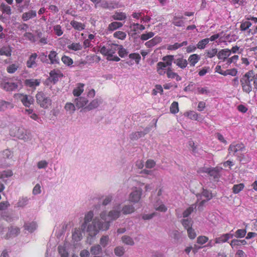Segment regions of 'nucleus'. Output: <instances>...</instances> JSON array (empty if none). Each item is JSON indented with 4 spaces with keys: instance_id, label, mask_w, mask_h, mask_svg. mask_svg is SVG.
<instances>
[{
    "instance_id": "nucleus-1",
    "label": "nucleus",
    "mask_w": 257,
    "mask_h": 257,
    "mask_svg": "<svg viewBox=\"0 0 257 257\" xmlns=\"http://www.w3.org/2000/svg\"><path fill=\"white\" fill-rule=\"evenodd\" d=\"M109 227V222H105L104 223L101 222L98 218H94L92 224L88 225L86 231L88 232V234L90 236H95L100 230H106Z\"/></svg>"
},
{
    "instance_id": "nucleus-2",
    "label": "nucleus",
    "mask_w": 257,
    "mask_h": 257,
    "mask_svg": "<svg viewBox=\"0 0 257 257\" xmlns=\"http://www.w3.org/2000/svg\"><path fill=\"white\" fill-rule=\"evenodd\" d=\"M164 62H159L156 65V71L160 75H164L166 74L167 67H170L174 60L173 55H167L163 57Z\"/></svg>"
},
{
    "instance_id": "nucleus-3",
    "label": "nucleus",
    "mask_w": 257,
    "mask_h": 257,
    "mask_svg": "<svg viewBox=\"0 0 257 257\" xmlns=\"http://www.w3.org/2000/svg\"><path fill=\"white\" fill-rule=\"evenodd\" d=\"M36 102L40 107L49 108L52 105L51 99L43 91H39L36 95Z\"/></svg>"
},
{
    "instance_id": "nucleus-4",
    "label": "nucleus",
    "mask_w": 257,
    "mask_h": 257,
    "mask_svg": "<svg viewBox=\"0 0 257 257\" xmlns=\"http://www.w3.org/2000/svg\"><path fill=\"white\" fill-rule=\"evenodd\" d=\"M118 45L113 43L107 44L101 47L99 50L100 53L107 57H112L117 50Z\"/></svg>"
},
{
    "instance_id": "nucleus-5",
    "label": "nucleus",
    "mask_w": 257,
    "mask_h": 257,
    "mask_svg": "<svg viewBox=\"0 0 257 257\" xmlns=\"http://www.w3.org/2000/svg\"><path fill=\"white\" fill-rule=\"evenodd\" d=\"M14 97L17 99H19L26 107H29L34 102L33 97L27 94L16 93L14 94Z\"/></svg>"
},
{
    "instance_id": "nucleus-6",
    "label": "nucleus",
    "mask_w": 257,
    "mask_h": 257,
    "mask_svg": "<svg viewBox=\"0 0 257 257\" xmlns=\"http://www.w3.org/2000/svg\"><path fill=\"white\" fill-rule=\"evenodd\" d=\"M240 83L242 91L246 94H249L255 89L253 86H251L249 79H247L245 74L242 75L240 79Z\"/></svg>"
},
{
    "instance_id": "nucleus-7",
    "label": "nucleus",
    "mask_w": 257,
    "mask_h": 257,
    "mask_svg": "<svg viewBox=\"0 0 257 257\" xmlns=\"http://www.w3.org/2000/svg\"><path fill=\"white\" fill-rule=\"evenodd\" d=\"M201 173H207L213 179H218L220 177L219 169L217 167L201 168L199 171Z\"/></svg>"
},
{
    "instance_id": "nucleus-8",
    "label": "nucleus",
    "mask_w": 257,
    "mask_h": 257,
    "mask_svg": "<svg viewBox=\"0 0 257 257\" xmlns=\"http://www.w3.org/2000/svg\"><path fill=\"white\" fill-rule=\"evenodd\" d=\"M247 79H249L251 86L257 90V73L253 70H249L245 73Z\"/></svg>"
},
{
    "instance_id": "nucleus-9",
    "label": "nucleus",
    "mask_w": 257,
    "mask_h": 257,
    "mask_svg": "<svg viewBox=\"0 0 257 257\" xmlns=\"http://www.w3.org/2000/svg\"><path fill=\"white\" fill-rule=\"evenodd\" d=\"M142 194V190L141 189H137L136 188L135 190L133 191L130 195L129 200L131 202L137 203L141 199V196Z\"/></svg>"
},
{
    "instance_id": "nucleus-10",
    "label": "nucleus",
    "mask_w": 257,
    "mask_h": 257,
    "mask_svg": "<svg viewBox=\"0 0 257 257\" xmlns=\"http://www.w3.org/2000/svg\"><path fill=\"white\" fill-rule=\"evenodd\" d=\"M49 80L54 84L58 81L59 78L63 76V74L59 70H53L49 73Z\"/></svg>"
},
{
    "instance_id": "nucleus-11",
    "label": "nucleus",
    "mask_w": 257,
    "mask_h": 257,
    "mask_svg": "<svg viewBox=\"0 0 257 257\" xmlns=\"http://www.w3.org/2000/svg\"><path fill=\"white\" fill-rule=\"evenodd\" d=\"M20 232V229L19 227L14 226H11L9 227L8 232L5 236V238L8 239L12 237L17 236Z\"/></svg>"
},
{
    "instance_id": "nucleus-12",
    "label": "nucleus",
    "mask_w": 257,
    "mask_h": 257,
    "mask_svg": "<svg viewBox=\"0 0 257 257\" xmlns=\"http://www.w3.org/2000/svg\"><path fill=\"white\" fill-rule=\"evenodd\" d=\"M10 135L19 139H24L25 138V134L24 133L23 129L17 127H15L11 131Z\"/></svg>"
},
{
    "instance_id": "nucleus-13",
    "label": "nucleus",
    "mask_w": 257,
    "mask_h": 257,
    "mask_svg": "<svg viewBox=\"0 0 257 257\" xmlns=\"http://www.w3.org/2000/svg\"><path fill=\"white\" fill-rule=\"evenodd\" d=\"M230 51L228 49H222L218 52L217 58L218 59L222 60L223 62H227V59L230 56Z\"/></svg>"
},
{
    "instance_id": "nucleus-14",
    "label": "nucleus",
    "mask_w": 257,
    "mask_h": 257,
    "mask_svg": "<svg viewBox=\"0 0 257 257\" xmlns=\"http://www.w3.org/2000/svg\"><path fill=\"white\" fill-rule=\"evenodd\" d=\"M243 148V145L241 144L232 143L230 145L228 148V152L229 154L235 155V153L238 151H241Z\"/></svg>"
},
{
    "instance_id": "nucleus-15",
    "label": "nucleus",
    "mask_w": 257,
    "mask_h": 257,
    "mask_svg": "<svg viewBox=\"0 0 257 257\" xmlns=\"http://www.w3.org/2000/svg\"><path fill=\"white\" fill-rule=\"evenodd\" d=\"M18 86V84L15 82H4L1 84V87L7 91L15 90Z\"/></svg>"
},
{
    "instance_id": "nucleus-16",
    "label": "nucleus",
    "mask_w": 257,
    "mask_h": 257,
    "mask_svg": "<svg viewBox=\"0 0 257 257\" xmlns=\"http://www.w3.org/2000/svg\"><path fill=\"white\" fill-rule=\"evenodd\" d=\"M14 107V104L10 101L0 99V111H5L7 109H11Z\"/></svg>"
},
{
    "instance_id": "nucleus-17",
    "label": "nucleus",
    "mask_w": 257,
    "mask_h": 257,
    "mask_svg": "<svg viewBox=\"0 0 257 257\" xmlns=\"http://www.w3.org/2000/svg\"><path fill=\"white\" fill-rule=\"evenodd\" d=\"M37 54L35 53L32 54L26 62L27 66L28 68H33L37 66L36 59L37 58Z\"/></svg>"
},
{
    "instance_id": "nucleus-18",
    "label": "nucleus",
    "mask_w": 257,
    "mask_h": 257,
    "mask_svg": "<svg viewBox=\"0 0 257 257\" xmlns=\"http://www.w3.org/2000/svg\"><path fill=\"white\" fill-rule=\"evenodd\" d=\"M166 74L168 78L175 79L177 81L181 80V77L177 73L173 72L172 69L170 67L167 69Z\"/></svg>"
},
{
    "instance_id": "nucleus-19",
    "label": "nucleus",
    "mask_w": 257,
    "mask_h": 257,
    "mask_svg": "<svg viewBox=\"0 0 257 257\" xmlns=\"http://www.w3.org/2000/svg\"><path fill=\"white\" fill-rule=\"evenodd\" d=\"M232 235L229 233L223 234L220 236L216 237L214 241L216 244L226 242L228 241L230 237H232Z\"/></svg>"
},
{
    "instance_id": "nucleus-20",
    "label": "nucleus",
    "mask_w": 257,
    "mask_h": 257,
    "mask_svg": "<svg viewBox=\"0 0 257 257\" xmlns=\"http://www.w3.org/2000/svg\"><path fill=\"white\" fill-rule=\"evenodd\" d=\"M93 217V213L92 211H90L88 212L85 215L84 217V222L81 225V229L82 231H84L86 228V226L87 225V223L91 221L92 218Z\"/></svg>"
},
{
    "instance_id": "nucleus-21",
    "label": "nucleus",
    "mask_w": 257,
    "mask_h": 257,
    "mask_svg": "<svg viewBox=\"0 0 257 257\" xmlns=\"http://www.w3.org/2000/svg\"><path fill=\"white\" fill-rule=\"evenodd\" d=\"M40 84V80L39 79H26L25 81V84L29 87L32 88H35L36 86H38Z\"/></svg>"
},
{
    "instance_id": "nucleus-22",
    "label": "nucleus",
    "mask_w": 257,
    "mask_h": 257,
    "mask_svg": "<svg viewBox=\"0 0 257 257\" xmlns=\"http://www.w3.org/2000/svg\"><path fill=\"white\" fill-rule=\"evenodd\" d=\"M36 11L31 10L23 13L22 16V19L24 21H27L31 19L36 17Z\"/></svg>"
},
{
    "instance_id": "nucleus-23",
    "label": "nucleus",
    "mask_w": 257,
    "mask_h": 257,
    "mask_svg": "<svg viewBox=\"0 0 257 257\" xmlns=\"http://www.w3.org/2000/svg\"><path fill=\"white\" fill-rule=\"evenodd\" d=\"M70 25L75 30L81 31L85 29V25L84 24L77 22L75 20H72L70 22Z\"/></svg>"
},
{
    "instance_id": "nucleus-24",
    "label": "nucleus",
    "mask_w": 257,
    "mask_h": 257,
    "mask_svg": "<svg viewBox=\"0 0 257 257\" xmlns=\"http://www.w3.org/2000/svg\"><path fill=\"white\" fill-rule=\"evenodd\" d=\"M48 58L50 60V63L52 64H58L59 59L58 57L57 53L55 51H51L48 55Z\"/></svg>"
},
{
    "instance_id": "nucleus-25",
    "label": "nucleus",
    "mask_w": 257,
    "mask_h": 257,
    "mask_svg": "<svg viewBox=\"0 0 257 257\" xmlns=\"http://www.w3.org/2000/svg\"><path fill=\"white\" fill-rule=\"evenodd\" d=\"M183 18L184 17L182 16H177L175 15L173 18L172 24L177 27H182L184 24V22L183 20Z\"/></svg>"
},
{
    "instance_id": "nucleus-26",
    "label": "nucleus",
    "mask_w": 257,
    "mask_h": 257,
    "mask_svg": "<svg viewBox=\"0 0 257 257\" xmlns=\"http://www.w3.org/2000/svg\"><path fill=\"white\" fill-rule=\"evenodd\" d=\"M88 100L83 97H79L75 99V103L76 106L80 108L84 106L88 102Z\"/></svg>"
},
{
    "instance_id": "nucleus-27",
    "label": "nucleus",
    "mask_w": 257,
    "mask_h": 257,
    "mask_svg": "<svg viewBox=\"0 0 257 257\" xmlns=\"http://www.w3.org/2000/svg\"><path fill=\"white\" fill-rule=\"evenodd\" d=\"M84 84L83 83L77 84V87L73 90V94L74 96H79L84 91Z\"/></svg>"
},
{
    "instance_id": "nucleus-28",
    "label": "nucleus",
    "mask_w": 257,
    "mask_h": 257,
    "mask_svg": "<svg viewBox=\"0 0 257 257\" xmlns=\"http://www.w3.org/2000/svg\"><path fill=\"white\" fill-rule=\"evenodd\" d=\"M200 57L199 55L196 54L191 55L188 59L190 65L191 66H194L195 64L199 61Z\"/></svg>"
},
{
    "instance_id": "nucleus-29",
    "label": "nucleus",
    "mask_w": 257,
    "mask_h": 257,
    "mask_svg": "<svg viewBox=\"0 0 257 257\" xmlns=\"http://www.w3.org/2000/svg\"><path fill=\"white\" fill-rule=\"evenodd\" d=\"M188 42L187 41H183L181 43H176L174 44L168 45L167 49L171 51L176 50L182 46H186Z\"/></svg>"
},
{
    "instance_id": "nucleus-30",
    "label": "nucleus",
    "mask_w": 257,
    "mask_h": 257,
    "mask_svg": "<svg viewBox=\"0 0 257 257\" xmlns=\"http://www.w3.org/2000/svg\"><path fill=\"white\" fill-rule=\"evenodd\" d=\"M174 63L176 64L177 66L182 69H184L186 67L188 64L187 61L183 58H179L176 59Z\"/></svg>"
},
{
    "instance_id": "nucleus-31",
    "label": "nucleus",
    "mask_w": 257,
    "mask_h": 257,
    "mask_svg": "<svg viewBox=\"0 0 257 257\" xmlns=\"http://www.w3.org/2000/svg\"><path fill=\"white\" fill-rule=\"evenodd\" d=\"M111 18L114 20L122 21L126 18V15L124 13L116 12Z\"/></svg>"
},
{
    "instance_id": "nucleus-32",
    "label": "nucleus",
    "mask_w": 257,
    "mask_h": 257,
    "mask_svg": "<svg viewBox=\"0 0 257 257\" xmlns=\"http://www.w3.org/2000/svg\"><path fill=\"white\" fill-rule=\"evenodd\" d=\"M25 114L28 115L32 119L38 120L39 119L38 115L35 112L34 110L30 108H26L25 110Z\"/></svg>"
},
{
    "instance_id": "nucleus-33",
    "label": "nucleus",
    "mask_w": 257,
    "mask_h": 257,
    "mask_svg": "<svg viewBox=\"0 0 257 257\" xmlns=\"http://www.w3.org/2000/svg\"><path fill=\"white\" fill-rule=\"evenodd\" d=\"M121 240L122 242L126 245H134L135 244V242L132 237L128 235H123L121 237Z\"/></svg>"
},
{
    "instance_id": "nucleus-34",
    "label": "nucleus",
    "mask_w": 257,
    "mask_h": 257,
    "mask_svg": "<svg viewBox=\"0 0 257 257\" xmlns=\"http://www.w3.org/2000/svg\"><path fill=\"white\" fill-rule=\"evenodd\" d=\"M247 244V241L245 239L238 240L234 239L231 241L230 245L232 248L241 245H245Z\"/></svg>"
},
{
    "instance_id": "nucleus-35",
    "label": "nucleus",
    "mask_w": 257,
    "mask_h": 257,
    "mask_svg": "<svg viewBox=\"0 0 257 257\" xmlns=\"http://www.w3.org/2000/svg\"><path fill=\"white\" fill-rule=\"evenodd\" d=\"M123 26V24L121 22H113L108 25V30L113 31L118 28H121Z\"/></svg>"
},
{
    "instance_id": "nucleus-36",
    "label": "nucleus",
    "mask_w": 257,
    "mask_h": 257,
    "mask_svg": "<svg viewBox=\"0 0 257 257\" xmlns=\"http://www.w3.org/2000/svg\"><path fill=\"white\" fill-rule=\"evenodd\" d=\"M12 49L10 46H4L0 49V55L7 57L11 56Z\"/></svg>"
},
{
    "instance_id": "nucleus-37",
    "label": "nucleus",
    "mask_w": 257,
    "mask_h": 257,
    "mask_svg": "<svg viewBox=\"0 0 257 257\" xmlns=\"http://www.w3.org/2000/svg\"><path fill=\"white\" fill-rule=\"evenodd\" d=\"M205 58H212L215 56L217 55L218 54V50L217 48H212L210 50H208L206 51L205 53Z\"/></svg>"
},
{
    "instance_id": "nucleus-38",
    "label": "nucleus",
    "mask_w": 257,
    "mask_h": 257,
    "mask_svg": "<svg viewBox=\"0 0 257 257\" xmlns=\"http://www.w3.org/2000/svg\"><path fill=\"white\" fill-rule=\"evenodd\" d=\"M120 210L113 209L109 212L108 216L111 220H115L118 218L120 215Z\"/></svg>"
},
{
    "instance_id": "nucleus-39",
    "label": "nucleus",
    "mask_w": 257,
    "mask_h": 257,
    "mask_svg": "<svg viewBox=\"0 0 257 257\" xmlns=\"http://www.w3.org/2000/svg\"><path fill=\"white\" fill-rule=\"evenodd\" d=\"M202 196L206 198L205 200L207 201L210 200L212 198L211 192L206 189H204L202 192L201 194L200 195L197 196L198 200H199V197H200L201 198Z\"/></svg>"
},
{
    "instance_id": "nucleus-40",
    "label": "nucleus",
    "mask_w": 257,
    "mask_h": 257,
    "mask_svg": "<svg viewBox=\"0 0 257 257\" xmlns=\"http://www.w3.org/2000/svg\"><path fill=\"white\" fill-rule=\"evenodd\" d=\"M67 48L69 50L73 51H79L82 49V46L79 43H72V44L68 45Z\"/></svg>"
},
{
    "instance_id": "nucleus-41",
    "label": "nucleus",
    "mask_w": 257,
    "mask_h": 257,
    "mask_svg": "<svg viewBox=\"0 0 257 257\" xmlns=\"http://www.w3.org/2000/svg\"><path fill=\"white\" fill-rule=\"evenodd\" d=\"M64 108L70 114H73L75 111L74 104L70 102H67L64 106Z\"/></svg>"
},
{
    "instance_id": "nucleus-42",
    "label": "nucleus",
    "mask_w": 257,
    "mask_h": 257,
    "mask_svg": "<svg viewBox=\"0 0 257 257\" xmlns=\"http://www.w3.org/2000/svg\"><path fill=\"white\" fill-rule=\"evenodd\" d=\"M135 208L132 205H127L123 207L122 211L124 214H131L135 211Z\"/></svg>"
},
{
    "instance_id": "nucleus-43",
    "label": "nucleus",
    "mask_w": 257,
    "mask_h": 257,
    "mask_svg": "<svg viewBox=\"0 0 257 257\" xmlns=\"http://www.w3.org/2000/svg\"><path fill=\"white\" fill-rule=\"evenodd\" d=\"M25 229L30 232H33L37 228V224L35 222H32L29 223L25 224L24 225Z\"/></svg>"
},
{
    "instance_id": "nucleus-44",
    "label": "nucleus",
    "mask_w": 257,
    "mask_h": 257,
    "mask_svg": "<svg viewBox=\"0 0 257 257\" xmlns=\"http://www.w3.org/2000/svg\"><path fill=\"white\" fill-rule=\"evenodd\" d=\"M145 133L143 132H136L133 133L130 136V138L132 140H136L144 136Z\"/></svg>"
},
{
    "instance_id": "nucleus-45",
    "label": "nucleus",
    "mask_w": 257,
    "mask_h": 257,
    "mask_svg": "<svg viewBox=\"0 0 257 257\" xmlns=\"http://www.w3.org/2000/svg\"><path fill=\"white\" fill-rule=\"evenodd\" d=\"M82 238V234L78 229H75L72 233V239L75 241H80Z\"/></svg>"
},
{
    "instance_id": "nucleus-46",
    "label": "nucleus",
    "mask_w": 257,
    "mask_h": 257,
    "mask_svg": "<svg viewBox=\"0 0 257 257\" xmlns=\"http://www.w3.org/2000/svg\"><path fill=\"white\" fill-rule=\"evenodd\" d=\"M244 187V185L243 183L234 185L232 187V192L234 194H237L242 190Z\"/></svg>"
},
{
    "instance_id": "nucleus-47",
    "label": "nucleus",
    "mask_w": 257,
    "mask_h": 257,
    "mask_svg": "<svg viewBox=\"0 0 257 257\" xmlns=\"http://www.w3.org/2000/svg\"><path fill=\"white\" fill-rule=\"evenodd\" d=\"M196 204H192L191 206L187 208L183 213V216L184 217H188L196 208Z\"/></svg>"
},
{
    "instance_id": "nucleus-48",
    "label": "nucleus",
    "mask_w": 257,
    "mask_h": 257,
    "mask_svg": "<svg viewBox=\"0 0 257 257\" xmlns=\"http://www.w3.org/2000/svg\"><path fill=\"white\" fill-rule=\"evenodd\" d=\"M100 101L97 99L93 100L89 105L86 107V108L88 110H91L95 108L98 106L100 103Z\"/></svg>"
},
{
    "instance_id": "nucleus-49",
    "label": "nucleus",
    "mask_w": 257,
    "mask_h": 257,
    "mask_svg": "<svg viewBox=\"0 0 257 257\" xmlns=\"http://www.w3.org/2000/svg\"><path fill=\"white\" fill-rule=\"evenodd\" d=\"M101 247L100 245L97 244L92 246L90 248V252L92 254H99L101 251Z\"/></svg>"
},
{
    "instance_id": "nucleus-50",
    "label": "nucleus",
    "mask_w": 257,
    "mask_h": 257,
    "mask_svg": "<svg viewBox=\"0 0 257 257\" xmlns=\"http://www.w3.org/2000/svg\"><path fill=\"white\" fill-rule=\"evenodd\" d=\"M184 115L190 119L197 120L198 118V114L195 111H189L184 113Z\"/></svg>"
},
{
    "instance_id": "nucleus-51",
    "label": "nucleus",
    "mask_w": 257,
    "mask_h": 257,
    "mask_svg": "<svg viewBox=\"0 0 257 257\" xmlns=\"http://www.w3.org/2000/svg\"><path fill=\"white\" fill-rule=\"evenodd\" d=\"M209 43V39L207 38L200 40L197 44V48L199 49H203Z\"/></svg>"
},
{
    "instance_id": "nucleus-52",
    "label": "nucleus",
    "mask_w": 257,
    "mask_h": 257,
    "mask_svg": "<svg viewBox=\"0 0 257 257\" xmlns=\"http://www.w3.org/2000/svg\"><path fill=\"white\" fill-rule=\"evenodd\" d=\"M170 111L172 113L176 114L179 111L178 103L176 101H174L171 105L170 107Z\"/></svg>"
},
{
    "instance_id": "nucleus-53",
    "label": "nucleus",
    "mask_w": 257,
    "mask_h": 257,
    "mask_svg": "<svg viewBox=\"0 0 257 257\" xmlns=\"http://www.w3.org/2000/svg\"><path fill=\"white\" fill-rule=\"evenodd\" d=\"M246 234V230L245 229H238L235 232V236L236 238H243Z\"/></svg>"
},
{
    "instance_id": "nucleus-54",
    "label": "nucleus",
    "mask_w": 257,
    "mask_h": 257,
    "mask_svg": "<svg viewBox=\"0 0 257 257\" xmlns=\"http://www.w3.org/2000/svg\"><path fill=\"white\" fill-rule=\"evenodd\" d=\"M61 60L64 64L67 66H71L73 63V60L70 57L65 55L62 57Z\"/></svg>"
},
{
    "instance_id": "nucleus-55",
    "label": "nucleus",
    "mask_w": 257,
    "mask_h": 257,
    "mask_svg": "<svg viewBox=\"0 0 257 257\" xmlns=\"http://www.w3.org/2000/svg\"><path fill=\"white\" fill-rule=\"evenodd\" d=\"M126 35L125 33L122 31H116L113 34V37L115 38L120 39V40H124L126 38Z\"/></svg>"
},
{
    "instance_id": "nucleus-56",
    "label": "nucleus",
    "mask_w": 257,
    "mask_h": 257,
    "mask_svg": "<svg viewBox=\"0 0 257 257\" xmlns=\"http://www.w3.org/2000/svg\"><path fill=\"white\" fill-rule=\"evenodd\" d=\"M114 253L118 256H121L124 253V248L122 246H117L114 248Z\"/></svg>"
},
{
    "instance_id": "nucleus-57",
    "label": "nucleus",
    "mask_w": 257,
    "mask_h": 257,
    "mask_svg": "<svg viewBox=\"0 0 257 257\" xmlns=\"http://www.w3.org/2000/svg\"><path fill=\"white\" fill-rule=\"evenodd\" d=\"M19 65L16 64L10 65L7 68V71L9 73H14L18 69Z\"/></svg>"
},
{
    "instance_id": "nucleus-58",
    "label": "nucleus",
    "mask_w": 257,
    "mask_h": 257,
    "mask_svg": "<svg viewBox=\"0 0 257 257\" xmlns=\"http://www.w3.org/2000/svg\"><path fill=\"white\" fill-rule=\"evenodd\" d=\"M208 241V237L206 236L200 235L197 238V243L201 245L205 244Z\"/></svg>"
},
{
    "instance_id": "nucleus-59",
    "label": "nucleus",
    "mask_w": 257,
    "mask_h": 257,
    "mask_svg": "<svg viewBox=\"0 0 257 257\" xmlns=\"http://www.w3.org/2000/svg\"><path fill=\"white\" fill-rule=\"evenodd\" d=\"M59 253L61 257H68V253L66 251L65 247L63 246H59L58 247Z\"/></svg>"
},
{
    "instance_id": "nucleus-60",
    "label": "nucleus",
    "mask_w": 257,
    "mask_h": 257,
    "mask_svg": "<svg viewBox=\"0 0 257 257\" xmlns=\"http://www.w3.org/2000/svg\"><path fill=\"white\" fill-rule=\"evenodd\" d=\"M1 8L3 13L9 15L11 14V9L10 6L5 4H2Z\"/></svg>"
},
{
    "instance_id": "nucleus-61",
    "label": "nucleus",
    "mask_w": 257,
    "mask_h": 257,
    "mask_svg": "<svg viewBox=\"0 0 257 257\" xmlns=\"http://www.w3.org/2000/svg\"><path fill=\"white\" fill-rule=\"evenodd\" d=\"M251 26V23L248 21L242 22L240 26V29L242 31H244L248 29Z\"/></svg>"
},
{
    "instance_id": "nucleus-62",
    "label": "nucleus",
    "mask_w": 257,
    "mask_h": 257,
    "mask_svg": "<svg viewBox=\"0 0 257 257\" xmlns=\"http://www.w3.org/2000/svg\"><path fill=\"white\" fill-rule=\"evenodd\" d=\"M237 73V71L236 69L233 68L230 69H227L224 71V76L231 75L235 76Z\"/></svg>"
},
{
    "instance_id": "nucleus-63",
    "label": "nucleus",
    "mask_w": 257,
    "mask_h": 257,
    "mask_svg": "<svg viewBox=\"0 0 257 257\" xmlns=\"http://www.w3.org/2000/svg\"><path fill=\"white\" fill-rule=\"evenodd\" d=\"M154 207L156 210L160 212H165L167 210V208L163 204H161L159 205L158 204L156 203L154 205Z\"/></svg>"
},
{
    "instance_id": "nucleus-64",
    "label": "nucleus",
    "mask_w": 257,
    "mask_h": 257,
    "mask_svg": "<svg viewBox=\"0 0 257 257\" xmlns=\"http://www.w3.org/2000/svg\"><path fill=\"white\" fill-rule=\"evenodd\" d=\"M53 29L55 34L58 36H61L63 33V32L62 30V27L60 25H57L56 26H54L53 27Z\"/></svg>"
}]
</instances>
